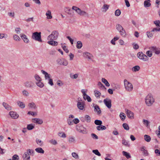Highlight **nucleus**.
I'll list each match as a JSON object with an SVG mask.
<instances>
[{
	"mask_svg": "<svg viewBox=\"0 0 160 160\" xmlns=\"http://www.w3.org/2000/svg\"><path fill=\"white\" fill-rule=\"evenodd\" d=\"M32 38L36 41L40 42H42L41 39V32H35L32 33Z\"/></svg>",
	"mask_w": 160,
	"mask_h": 160,
	"instance_id": "obj_1",
	"label": "nucleus"
},
{
	"mask_svg": "<svg viewBox=\"0 0 160 160\" xmlns=\"http://www.w3.org/2000/svg\"><path fill=\"white\" fill-rule=\"evenodd\" d=\"M154 100L151 94H148L145 98V102L147 105L151 106L154 102Z\"/></svg>",
	"mask_w": 160,
	"mask_h": 160,
	"instance_id": "obj_2",
	"label": "nucleus"
},
{
	"mask_svg": "<svg viewBox=\"0 0 160 160\" xmlns=\"http://www.w3.org/2000/svg\"><path fill=\"white\" fill-rule=\"evenodd\" d=\"M72 9L75 11L79 15L82 16H88V14L86 12L81 10L78 8L76 6H73Z\"/></svg>",
	"mask_w": 160,
	"mask_h": 160,
	"instance_id": "obj_3",
	"label": "nucleus"
},
{
	"mask_svg": "<svg viewBox=\"0 0 160 160\" xmlns=\"http://www.w3.org/2000/svg\"><path fill=\"white\" fill-rule=\"evenodd\" d=\"M58 32L57 31H54L48 37V40H56L58 38Z\"/></svg>",
	"mask_w": 160,
	"mask_h": 160,
	"instance_id": "obj_4",
	"label": "nucleus"
},
{
	"mask_svg": "<svg viewBox=\"0 0 160 160\" xmlns=\"http://www.w3.org/2000/svg\"><path fill=\"white\" fill-rule=\"evenodd\" d=\"M124 86L126 89L128 91H131L133 89V86L131 83L128 82L126 79L124 80Z\"/></svg>",
	"mask_w": 160,
	"mask_h": 160,
	"instance_id": "obj_5",
	"label": "nucleus"
},
{
	"mask_svg": "<svg viewBox=\"0 0 160 160\" xmlns=\"http://www.w3.org/2000/svg\"><path fill=\"white\" fill-rule=\"evenodd\" d=\"M138 57L140 59L144 61H147L148 60V58L142 52H139L137 54Z\"/></svg>",
	"mask_w": 160,
	"mask_h": 160,
	"instance_id": "obj_6",
	"label": "nucleus"
},
{
	"mask_svg": "<svg viewBox=\"0 0 160 160\" xmlns=\"http://www.w3.org/2000/svg\"><path fill=\"white\" fill-rule=\"evenodd\" d=\"M103 102L105 105L108 108H111L112 106V101L110 99L106 98L103 100Z\"/></svg>",
	"mask_w": 160,
	"mask_h": 160,
	"instance_id": "obj_7",
	"label": "nucleus"
},
{
	"mask_svg": "<svg viewBox=\"0 0 160 160\" xmlns=\"http://www.w3.org/2000/svg\"><path fill=\"white\" fill-rule=\"evenodd\" d=\"M85 105V102L83 101H78L77 103V106L78 108L80 110H83Z\"/></svg>",
	"mask_w": 160,
	"mask_h": 160,
	"instance_id": "obj_8",
	"label": "nucleus"
},
{
	"mask_svg": "<svg viewBox=\"0 0 160 160\" xmlns=\"http://www.w3.org/2000/svg\"><path fill=\"white\" fill-rule=\"evenodd\" d=\"M57 62L58 64L60 65H62L64 66H66L68 64V61L65 59H58L57 60Z\"/></svg>",
	"mask_w": 160,
	"mask_h": 160,
	"instance_id": "obj_9",
	"label": "nucleus"
},
{
	"mask_svg": "<svg viewBox=\"0 0 160 160\" xmlns=\"http://www.w3.org/2000/svg\"><path fill=\"white\" fill-rule=\"evenodd\" d=\"M26 87L29 88H33L35 86L34 83L31 81H27L24 83Z\"/></svg>",
	"mask_w": 160,
	"mask_h": 160,
	"instance_id": "obj_10",
	"label": "nucleus"
},
{
	"mask_svg": "<svg viewBox=\"0 0 160 160\" xmlns=\"http://www.w3.org/2000/svg\"><path fill=\"white\" fill-rule=\"evenodd\" d=\"M149 48L156 54H158L160 53V48H157L156 47L152 46Z\"/></svg>",
	"mask_w": 160,
	"mask_h": 160,
	"instance_id": "obj_11",
	"label": "nucleus"
},
{
	"mask_svg": "<svg viewBox=\"0 0 160 160\" xmlns=\"http://www.w3.org/2000/svg\"><path fill=\"white\" fill-rule=\"evenodd\" d=\"M9 114L12 118L14 119L17 118L19 117V115L16 112L13 111L10 112Z\"/></svg>",
	"mask_w": 160,
	"mask_h": 160,
	"instance_id": "obj_12",
	"label": "nucleus"
},
{
	"mask_svg": "<svg viewBox=\"0 0 160 160\" xmlns=\"http://www.w3.org/2000/svg\"><path fill=\"white\" fill-rule=\"evenodd\" d=\"M32 121L33 122L39 124H42L43 122L42 119L37 118L32 119Z\"/></svg>",
	"mask_w": 160,
	"mask_h": 160,
	"instance_id": "obj_13",
	"label": "nucleus"
},
{
	"mask_svg": "<svg viewBox=\"0 0 160 160\" xmlns=\"http://www.w3.org/2000/svg\"><path fill=\"white\" fill-rule=\"evenodd\" d=\"M83 55L85 58H88L89 60H91L92 59L91 57H92L91 54L88 52H83Z\"/></svg>",
	"mask_w": 160,
	"mask_h": 160,
	"instance_id": "obj_14",
	"label": "nucleus"
},
{
	"mask_svg": "<svg viewBox=\"0 0 160 160\" xmlns=\"http://www.w3.org/2000/svg\"><path fill=\"white\" fill-rule=\"evenodd\" d=\"M127 114L128 118L130 119H132L133 118V113L128 110H127Z\"/></svg>",
	"mask_w": 160,
	"mask_h": 160,
	"instance_id": "obj_15",
	"label": "nucleus"
},
{
	"mask_svg": "<svg viewBox=\"0 0 160 160\" xmlns=\"http://www.w3.org/2000/svg\"><path fill=\"white\" fill-rule=\"evenodd\" d=\"M21 37L22 39L23 40L24 42L28 43L29 42L28 39L27 38V36L24 34H21Z\"/></svg>",
	"mask_w": 160,
	"mask_h": 160,
	"instance_id": "obj_16",
	"label": "nucleus"
},
{
	"mask_svg": "<svg viewBox=\"0 0 160 160\" xmlns=\"http://www.w3.org/2000/svg\"><path fill=\"white\" fill-rule=\"evenodd\" d=\"M65 12L68 14L73 16L74 15L73 12L72 10L68 8H66L65 9Z\"/></svg>",
	"mask_w": 160,
	"mask_h": 160,
	"instance_id": "obj_17",
	"label": "nucleus"
},
{
	"mask_svg": "<svg viewBox=\"0 0 160 160\" xmlns=\"http://www.w3.org/2000/svg\"><path fill=\"white\" fill-rule=\"evenodd\" d=\"M22 158L23 160H30V157L28 154L25 152L23 155Z\"/></svg>",
	"mask_w": 160,
	"mask_h": 160,
	"instance_id": "obj_18",
	"label": "nucleus"
},
{
	"mask_svg": "<svg viewBox=\"0 0 160 160\" xmlns=\"http://www.w3.org/2000/svg\"><path fill=\"white\" fill-rule=\"evenodd\" d=\"M2 105L8 110H10L12 109L11 107L6 102H3Z\"/></svg>",
	"mask_w": 160,
	"mask_h": 160,
	"instance_id": "obj_19",
	"label": "nucleus"
},
{
	"mask_svg": "<svg viewBox=\"0 0 160 160\" xmlns=\"http://www.w3.org/2000/svg\"><path fill=\"white\" fill-rule=\"evenodd\" d=\"M48 43L51 45L55 46H57L58 45V42H57L52 40H51L48 41Z\"/></svg>",
	"mask_w": 160,
	"mask_h": 160,
	"instance_id": "obj_20",
	"label": "nucleus"
},
{
	"mask_svg": "<svg viewBox=\"0 0 160 160\" xmlns=\"http://www.w3.org/2000/svg\"><path fill=\"white\" fill-rule=\"evenodd\" d=\"M41 72L45 75V79H50V75L48 74L47 72L43 70H41Z\"/></svg>",
	"mask_w": 160,
	"mask_h": 160,
	"instance_id": "obj_21",
	"label": "nucleus"
},
{
	"mask_svg": "<svg viewBox=\"0 0 160 160\" xmlns=\"http://www.w3.org/2000/svg\"><path fill=\"white\" fill-rule=\"evenodd\" d=\"M111 86L113 88V91H115V90H119L120 88V86L117 84L114 83L112 84Z\"/></svg>",
	"mask_w": 160,
	"mask_h": 160,
	"instance_id": "obj_22",
	"label": "nucleus"
},
{
	"mask_svg": "<svg viewBox=\"0 0 160 160\" xmlns=\"http://www.w3.org/2000/svg\"><path fill=\"white\" fill-rule=\"evenodd\" d=\"M94 111L97 112L98 114H100L101 113V111L98 105H96L94 107Z\"/></svg>",
	"mask_w": 160,
	"mask_h": 160,
	"instance_id": "obj_23",
	"label": "nucleus"
},
{
	"mask_svg": "<svg viewBox=\"0 0 160 160\" xmlns=\"http://www.w3.org/2000/svg\"><path fill=\"white\" fill-rule=\"evenodd\" d=\"M35 151L39 153L43 154L44 152V150L41 148H38L35 149Z\"/></svg>",
	"mask_w": 160,
	"mask_h": 160,
	"instance_id": "obj_24",
	"label": "nucleus"
},
{
	"mask_svg": "<svg viewBox=\"0 0 160 160\" xmlns=\"http://www.w3.org/2000/svg\"><path fill=\"white\" fill-rule=\"evenodd\" d=\"M17 103L18 106L21 108H25V105L23 102L20 101H18L17 102Z\"/></svg>",
	"mask_w": 160,
	"mask_h": 160,
	"instance_id": "obj_25",
	"label": "nucleus"
},
{
	"mask_svg": "<svg viewBox=\"0 0 160 160\" xmlns=\"http://www.w3.org/2000/svg\"><path fill=\"white\" fill-rule=\"evenodd\" d=\"M97 129L98 131L103 130H105L106 129V128L105 126L101 125L97 126Z\"/></svg>",
	"mask_w": 160,
	"mask_h": 160,
	"instance_id": "obj_26",
	"label": "nucleus"
},
{
	"mask_svg": "<svg viewBox=\"0 0 160 160\" xmlns=\"http://www.w3.org/2000/svg\"><path fill=\"white\" fill-rule=\"evenodd\" d=\"M29 155H33L34 154V152L33 149H28L27 150L26 152Z\"/></svg>",
	"mask_w": 160,
	"mask_h": 160,
	"instance_id": "obj_27",
	"label": "nucleus"
},
{
	"mask_svg": "<svg viewBox=\"0 0 160 160\" xmlns=\"http://www.w3.org/2000/svg\"><path fill=\"white\" fill-rule=\"evenodd\" d=\"M102 81L105 84L106 86L107 87H109L110 84L108 81L104 78H102Z\"/></svg>",
	"mask_w": 160,
	"mask_h": 160,
	"instance_id": "obj_28",
	"label": "nucleus"
},
{
	"mask_svg": "<svg viewBox=\"0 0 160 160\" xmlns=\"http://www.w3.org/2000/svg\"><path fill=\"white\" fill-rule=\"evenodd\" d=\"M51 12L50 11L48 10L46 14V15L47 16L48 19H51L52 18V16L51 15Z\"/></svg>",
	"mask_w": 160,
	"mask_h": 160,
	"instance_id": "obj_29",
	"label": "nucleus"
},
{
	"mask_svg": "<svg viewBox=\"0 0 160 160\" xmlns=\"http://www.w3.org/2000/svg\"><path fill=\"white\" fill-rule=\"evenodd\" d=\"M122 154L123 155L125 156L128 159L130 158L131 157L130 154L126 152L123 151Z\"/></svg>",
	"mask_w": 160,
	"mask_h": 160,
	"instance_id": "obj_30",
	"label": "nucleus"
},
{
	"mask_svg": "<svg viewBox=\"0 0 160 160\" xmlns=\"http://www.w3.org/2000/svg\"><path fill=\"white\" fill-rule=\"evenodd\" d=\"M34 128V125L32 124H28L27 125V128L28 130H31L33 129Z\"/></svg>",
	"mask_w": 160,
	"mask_h": 160,
	"instance_id": "obj_31",
	"label": "nucleus"
},
{
	"mask_svg": "<svg viewBox=\"0 0 160 160\" xmlns=\"http://www.w3.org/2000/svg\"><path fill=\"white\" fill-rule=\"evenodd\" d=\"M140 69V67L138 66H136L133 67L132 68V70L133 72H137Z\"/></svg>",
	"mask_w": 160,
	"mask_h": 160,
	"instance_id": "obj_32",
	"label": "nucleus"
},
{
	"mask_svg": "<svg viewBox=\"0 0 160 160\" xmlns=\"http://www.w3.org/2000/svg\"><path fill=\"white\" fill-rule=\"evenodd\" d=\"M76 47L78 49H80L82 47V42L80 41H78L77 42Z\"/></svg>",
	"mask_w": 160,
	"mask_h": 160,
	"instance_id": "obj_33",
	"label": "nucleus"
},
{
	"mask_svg": "<svg viewBox=\"0 0 160 160\" xmlns=\"http://www.w3.org/2000/svg\"><path fill=\"white\" fill-rule=\"evenodd\" d=\"M28 106L30 108L33 109H36V105L35 103L33 102L29 103L28 104Z\"/></svg>",
	"mask_w": 160,
	"mask_h": 160,
	"instance_id": "obj_34",
	"label": "nucleus"
},
{
	"mask_svg": "<svg viewBox=\"0 0 160 160\" xmlns=\"http://www.w3.org/2000/svg\"><path fill=\"white\" fill-rule=\"evenodd\" d=\"M119 32L120 35L122 36H125L126 35V33L125 31L123 28L121 30V31H120Z\"/></svg>",
	"mask_w": 160,
	"mask_h": 160,
	"instance_id": "obj_35",
	"label": "nucleus"
},
{
	"mask_svg": "<svg viewBox=\"0 0 160 160\" xmlns=\"http://www.w3.org/2000/svg\"><path fill=\"white\" fill-rule=\"evenodd\" d=\"M36 84L40 88H42L44 86V84L41 82V81L38 82H36Z\"/></svg>",
	"mask_w": 160,
	"mask_h": 160,
	"instance_id": "obj_36",
	"label": "nucleus"
},
{
	"mask_svg": "<svg viewBox=\"0 0 160 160\" xmlns=\"http://www.w3.org/2000/svg\"><path fill=\"white\" fill-rule=\"evenodd\" d=\"M94 123L95 124L98 125H101L102 124V122L100 120H96L94 121Z\"/></svg>",
	"mask_w": 160,
	"mask_h": 160,
	"instance_id": "obj_37",
	"label": "nucleus"
},
{
	"mask_svg": "<svg viewBox=\"0 0 160 160\" xmlns=\"http://www.w3.org/2000/svg\"><path fill=\"white\" fill-rule=\"evenodd\" d=\"M116 29L119 32L123 28L122 27V26L119 24H117L116 26Z\"/></svg>",
	"mask_w": 160,
	"mask_h": 160,
	"instance_id": "obj_38",
	"label": "nucleus"
},
{
	"mask_svg": "<svg viewBox=\"0 0 160 160\" xmlns=\"http://www.w3.org/2000/svg\"><path fill=\"white\" fill-rule=\"evenodd\" d=\"M92 152L98 156H101V154L97 149L93 150Z\"/></svg>",
	"mask_w": 160,
	"mask_h": 160,
	"instance_id": "obj_39",
	"label": "nucleus"
},
{
	"mask_svg": "<svg viewBox=\"0 0 160 160\" xmlns=\"http://www.w3.org/2000/svg\"><path fill=\"white\" fill-rule=\"evenodd\" d=\"M34 78L38 82L41 81L42 79L37 74H36L34 76Z\"/></svg>",
	"mask_w": 160,
	"mask_h": 160,
	"instance_id": "obj_40",
	"label": "nucleus"
},
{
	"mask_svg": "<svg viewBox=\"0 0 160 160\" xmlns=\"http://www.w3.org/2000/svg\"><path fill=\"white\" fill-rule=\"evenodd\" d=\"M85 118L87 122H90L91 121V118L88 115H86L85 116Z\"/></svg>",
	"mask_w": 160,
	"mask_h": 160,
	"instance_id": "obj_41",
	"label": "nucleus"
},
{
	"mask_svg": "<svg viewBox=\"0 0 160 160\" xmlns=\"http://www.w3.org/2000/svg\"><path fill=\"white\" fill-rule=\"evenodd\" d=\"M98 86L101 88L102 89H106L105 86L100 82H99L98 84Z\"/></svg>",
	"mask_w": 160,
	"mask_h": 160,
	"instance_id": "obj_42",
	"label": "nucleus"
},
{
	"mask_svg": "<svg viewBox=\"0 0 160 160\" xmlns=\"http://www.w3.org/2000/svg\"><path fill=\"white\" fill-rule=\"evenodd\" d=\"M58 136L62 138H65L66 137V135L64 132H59L58 133Z\"/></svg>",
	"mask_w": 160,
	"mask_h": 160,
	"instance_id": "obj_43",
	"label": "nucleus"
},
{
	"mask_svg": "<svg viewBox=\"0 0 160 160\" xmlns=\"http://www.w3.org/2000/svg\"><path fill=\"white\" fill-rule=\"evenodd\" d=\"M14 39L16 41H19L20 39L19 37L16 34H14L13 36Z\"/></svg>",
	"mask_w": 160,
	"mask_h": 160,
	"instance_id": "obj_44",
	"label": "nucleus"
},
{
	"mask_svg": "<svg viewBox=\"0 0 160 160\" xmlns=\"http://www.w3.org/2000/svg\"><path fill=\"white\" fill-rule=\"evenodd\" d=\"M95 95L97 98H99L101 95V93L98 91L96 90L94 91Z\"/></svg>",
	"mask_w": 160,
	"mask_h": 160,
	"instance_id": "obj_45",
	"label": "nucleus"
},
{
	"mask_svg": "<svg viewBox=\"0 0 160 160\" xmlns=\"http://www.w3.org/2000/svg\"><path fill=\"white\" fill-rule=\"evenodd\" d=\"M122 126L124 128L127 130H129V128L128 125L126 123H124L122 124Z\"/></svg>",
	"mask_w": 160,
	"mask_h": 160,
	"instance_id": "obj_46",
	"label": "nucleus"
},
{
	"mask_svg": "<svg viewBox=\"0 0 160 160\" xmlns=\"http://www.w3.org/2000/svg\"><path fill=\"white\" fill-rule=\"evenodd\" d=\"M151 4L147 1H145L144 2V5L145 7H148L150 6Z\"/></svg>",
	"mask_w": 160,
	"mask_h": 160,
	"instance_id": "obj_47",
	"label": "nucleus"
},
{
	"mask_svg": "<svg viewBox=\"0 0 160 160\" xmlns=\"http://www.w3.org/2000/svg\"><path fill=\"white\" fill-rule=\"evenodd\" d=\"M85 99H84L85 100H87L88 102H91L92 101V99L88 95L86 94L85 96Z\"/></svg>",
	"mask_w": 160,
	"mask_h": 160,
	"instance_id": "obj_48",
	"label": "nucleus"
},
{
	"mask_svg": "<svg viewBox=\"0 0 160 160\" xmlns=\"http://www.w3.org/2000/svg\"><path fill=\"white\" fill-rule=\"evenodd\" d=\"M143 124L147 127H148V126L150 123L148 121L145 119H143Z\"/></svg>",
	"mask_w": 160,
	"mask_h": 160,
	"instance_id": "obj_49",
	"label": "nucleus"
},
{
	"mask_svg": "<svg viewBox=\"0 0 160 160\" xmlns=\"http://www.w3.org/2000/svg\"><path fill=\"white\" fill-rule=\"evenodd\" d=\"M12 160H19V156L17 154H15L12 157Z\"/></svg>",
	"mask_w": 160,
	"mask_h": 160,
	"instance_id": "obj_50",
	"label": "nucleus"
},
{
	"mask_svg": "<svg viewBox=\"0 0 160 160\" xmlns=\"http://www.w3.org/2000/svg\"><path fill=\"white\" fill-rule=\"evenodd\" d=\"M121 13V11L118 9L116 10L115 12V15L117 16H119L120 15Z\"/></svg>",
	"mask_w": 160,
	"mask_h": 160,
	"instance_id": "obj_51",
	"label": "nucleus"
},
{
	"mask_svg": "<svg viewBox=\"0 0 160 160\" xmlns=\"http://www.w3.org/2000/svg\"><path fill=\"white\" fill-rule=\"evenodd\" d=\"M122 144L126 147H129L130 146V144L127 141H122Z\"/></svg>",
	"mask_w": 160,
	"mask_h": 160,
	"instance_id": "obj_52",
	"label": "nucleus"
},
{
	"mask_svg": "<svg viewBox=\"0 0 160 160\" xmlns=\"http://www.w3.org/2000/svg\"><path fill=\"white\" fill-rule=\"evenodd\" d=\"M120 117L122 120L123 121L125 119L126 116L124 113H120Z\"/></svg>",
	"mask_w": 160,
	"mask_h": 160,
	"instance_id": "obj_53",
	"label": "nucleus"
},
{
	"mask_svg": "<svg viewBox=\"0 0 160 160\" xmlns=\"http://www.w3.org/2000/svg\"><path fill=\"white\" fill-rule=\"evenodd\" d=\"M36 142L40 146L42 147L43 145V142L42 141H36Z\"/></svg>",
	"mask_w": 160,
	"mask_h": 160,
	"instance_id": "obj_54",
	"label": "nucleus"
},
{
	"mask_svg": "<svg viewBox=\"0 0 160 160\" xmlns=\"http://www.w3.org/2000/svg\"><path fill=\"white\" fill-rule=\"evenodd\" d=\"M72 156L75 159H78L79 156L78 154L76 152H72Z\"/></svg>",
	"mask_w": 160,
	"mask_h": 160,
	"instance_id": "obj_55",
	"label": "nucleus"
},
{
	"mask_svg": "<svg viewBox=\"0 0 160 160\" xmlns=\"http://www.w3.org/2000/svg\"><path fill=\"white\" fill-rule=\"evenodd\" d=\"M154 23L157 27H160V21L159 20H156L154 22Z\"/></svg>",
	"mask_w": 160,
	"mask_h": 160,
	"instance_id": "obj_56",
	"label": "nucleus"
},
{
	"mask_svg": "<svg viewBox=\"0 0 160 160\" xmlns=\"http://www.w3.org/2000/svg\"><path fill=\"white\" fill-rule=\"evenodd\" d=\"M109 6L107 4H104L102 7V8L105 10V11H106L108 8Z\"/></svg>",
	"mask_w": 160,
	"mask_h": 160,
	"instance_id": "obj_57",
	"label": "nucleus"
},
{
	"mask_svg": "<svg viewBox=\"0 0 160 160\" xmlns=\"http://www.w3.org/2000/svg\"><path fill=\"white\" fill-rule=\"evenodd\" d=\"M68 124L69 125H72L73 124V120L68 118L67 120Z\"/></svg>",
	"mask_w": 160,
	"mask_h": 160,
	"instance_id": "obj_58",
	"label": "nucleus"
},
{
	"mask_svg": "<svg viewBox=\"0 0 160 160\" xmlns=\"http://www.w3.org/2000/svg\"><path fill=\"white\" fill-rule=\"evenodd\" d=\"M22 94L25 96H28V92L26 90H24L22 92Z\"/></svg>",
	"mask_w": 160,
	"mask_h": 160,
	"instance_id": "obj_59",
	"label": "nucleus"
},
{
	"mask_svg": "<svg viewBox=\"0 0 160 160\" xmlns=\"http://www.w3.org/2000/svg\"><path fill=\"white\" fill-rule=\"evenodd\" d=\"M144 140H151L150 136L147 135H145L144 136Z\"/></svg>",
	"mask_w": 160,
	"mask_h": 160,
	"instance_id": "obj_60",
	"label": "nucleus"
},
{
	"mask_svg": "<svg viewBox=\"0 0 160 160\" xmlns=\"http://www.w3.org/2000/svg\"><path fill=\"white\" fill-rule=\"evenodd\" d=\"M91 135L94 139H97L98 138V136L94 133H92Z\"/></svg>",
	"mask_w": 160,
	"mask_h": 160,
	"instance_id": "obj_61",
	"label": "nucleus"
},
{
	"mask_svg": "<svg viewBox=\"0 0 160 160\" xmlns=\"http://www.w3.org/2000/svg\"><path fill=\"white\" fill-rule=\"evenodd\" d=\"M154 31H159L160 32V28H154L151 31V32H153Z\"/></svg>",
	"mask_w": 160,
	"mask_h": 160,
	"instance_id": "obj_62",
	"label": "nucleus"
},
{
	"mask_svg": "<svg viewBox=\"0 0 160 160\" xmlns=\"http://www.w3.org/2000/svg\"><path fill=\"white\" fill-rule=\"evenodd\" d=\"M146 54L149 57H151L152 55L151 52L149 51H148L146 52Z\"/></svg>",
	"mask_w": 160,
	"mask_h": 160,
	"instance_id": "obj_63",
	"label": "nucleus"
},
{
	"mask_svg": "<svg viewBox=\"0 0 160 160\" xmlns=\"http://www.w3.org/2000/svg\"><path fill=\"white\" fill-rule=\"evenodd\" d=\"M147 35L148 37L149 38H151L152 37L153 35L151 33V32H147Z\"/></svg>",
	"mask_w": 160,
	"mask_h": 160,
	"instance_id": "obj_64",
	"label": "nucleus"
}]
</instances>
